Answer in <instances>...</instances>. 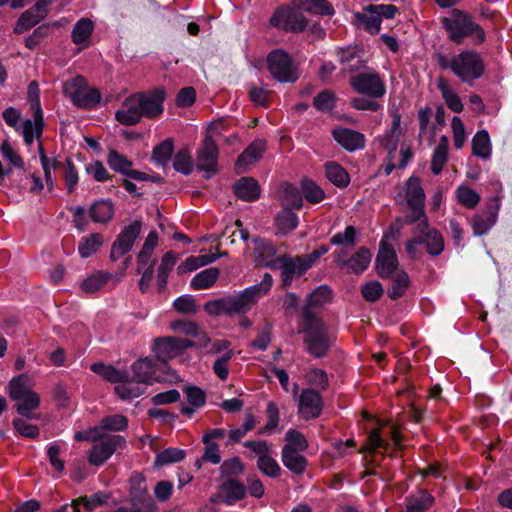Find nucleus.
Returning <instances> with one entry per match:
<instances>
[{"label": "nucleus", "instance_id": "obj_25", "mask_svg": "<svg viewBox=\"0 0 512 512\" xmlns=\"http://www.w3.org/2000/svg\"><path fill=\"white\" fill-rule=\"evenodd\" d=\"M266 149V142L263 139L254 140L238 157L236 169L240 173L247 171L249 165L261 159Z\"/></svg>", "mask_w": 512, "mask_h": 512}, {"label": "nucleus", "instance_id": "obj_39", "mask_svg": "<svg viewBox=\"0 0 512 512\" xmlns=\"http://www.w3.org/2000/svg\"><path fill=\"white\" fill-rule=\"evenodd\" d=\"M220 275V270L210 267L197 273L191 280L190 285L194 290L208 289L214 285Z\"/></svg>", "mask_w": 512, "mask_h": 512}, {"label": "nucleus", "instance_id": "obj_15", "mask_svg": "<svg viewBox=\"0 0 512 512\" xmlns=\"http://www.w3.org/2000/svg\"><path fill=\"white\" fill-rule=\"evenodd\" d=\"M141 221H134L120 232L112 245L110 257L116 261L127 254L133 247L135 240L141 232Z\"/></svg>", "mask_w": 512, "mask_h": 512}, {"label": "nucleus", "instance_id": "obj_10", "mask_svg": "<svg viewBox=\"0 0 512 512\" xmlns=\"http://www.w3.org/2000/svg\"><path fill=\"white\" fill-rule=\"evenodd\" d=\"M267 64L272 77L281 83H292L299 78L297 66L291 56L282 49H276L267 56Z\"/></svg>", "mask_w": 512, "mask_h": 512}, {"label": "nucleus", "instance_id": "obj_7", "mask_svg": "<svg viewBox=\"0 0 512 512\" xmlns=\"http://www.w3.org/2000/svg\"><path fill=\"white\" fill-rule=\"evenodd\" d=\"M442 22L449 38L456 43H461L465 37L470 35H475L479 41L484 40V32L481 27L459 10H453L451 15L444 18Z\"/></svg>", "mask_w": 512, "mask_h": 512}, {"label": "nucleus", "instance_id": "obj_61", "mask_svg": "<svg viewBox=\"0 0 512 512\" xmlns=\"http://www.w3.org/2000/svg\"><path fill=\"white\" fill-rule=\"evenodd\" d=\"M266 413L268 418L267 423L262 429L259 430L258 433L263 435H271L279 423V410L277 405L272 401L268 402Z\"/></svg>", "mask_w": 512, "mask_h": 512}, {"label": "nucleus", "instance_id": "obj_26", "mask_svg": "<svg viewBox=\"0 0 512 512\" xmlns=\"http://www.w3.org/2000/svg\"><path fill=\"white\" fill-rule=\"evenodd\" d=\"M125 377L115 386V393L123 400H130L141 396L146 389L143 383L135 380L127 371H124Z\"/></svg>", "mask_w": 512, "mask_h": 512}, {"label": "nucleus", "instance_id": "obj_27", "mask_svg": "<svg viewBox=\"0 0 512 512\" xmlns=\"http://www.w3.org/2000/svg\"><path fill=\"white\" fill-rule=\"evenodd\" d=\"M135 380L143 383L145 386L151 385L158 380L156 368L153 360L149 358L139 359L131 366Z\"/></svg>", "mask_w": 512, "mask_h": 512}, {"label": "nucleus", "instance_id": "obj_51", "mask_svg": "<svg viewBox=\"0 0 512 512\" xmlns=\"http://www.w3.org/2000/svg\"><path fill=\"white\" fill-rule=\"evenodd\" d=\"M457 201L466 208H475L481 200L480 195L472 188L461 185L456 190Z\"/></svg>", "mask_w": 512, "mask_h": 512}, {"label": "nucleus", "instance_id": "obj_30", "mask_svg": "<svg viewBox=\"0 0 512 512\" xmlns=\"http://www.w3.org/2000/svg\"><path fill=\"white\" fill-rule=\"evenodd\" d=\"M282 462L292 473L301 475L307 467V459L300 454V451L290 449V446L282 448Z\"/></svg>", "mask_w": 512, "mask_h": 512}, {"label": "nucleus", "instance_id": "obj_22", "mask_svg": "<svg viewBox=\"0 0 512 512\" xmlns=\"http://www.w3.org/2000/svg\"><path fill=\"white\" fill-rule=\"evenodd\" d=\"M398 260L392 247L381 241L379 252L376 258V268L381 278L391 277L397 271Z\"/></svg>", "mask_w": 512, "mask_h": 512}, {"label": "nucleus", "instance_id": "obj_59", "mask_svg": "<svg viewBox=\"0 0 512 512\" xmlns=\"http://www.w3.org/2000/svg\"><path fill=\"white\" fill-rule=\"evenodd\" d=\"M257 467L263 474L271 478H276L281 473V467L278 462L269 454L258 457Z\"/></svg>", "mask_w": 512, "mask_h": 512}, {"label": "nucleus", "instance_id": "obj_38", "mask_svg": "<svg viewBox=\"0 0 512 512\" xmlns=\"http://www.w3.org/2000/svg\"><path fill=\"white\" fill-rule=\"evenodd\" d=\"M401 116L395 113L392 116L390 129L381 138L382 146L391 154L396 151L400 135Z\"/></svg>", "mask_w": 512, "mask_h": 512}, {"label": "nucleus", "instance_id": "obj_60", "mask_svg": "<svg viewBox=\"0 0 512 512\" xmlns=\"http://www.w3.org/2000/svg\"><path fill=\"white\" fill-rule=\"evenodd\" d=\"M331 299V290L328 286L322 285L312 291L307 298L308 307L305 309L309 311V307L321 306Z\"/></svg>", "mask_w": 512, "mask_h": 512}, {"label": "nucleus", "instance_id": "obj_56", "mask_svg": "<svg viewBox=\"0 0 512 512\" xmlns=\"http://www.w3.org/2000/svg\"><path fill=\"white\" fill-rule=\"evenodd\" d=\"M128 420L123 415H112L101 419L98 428L101 429V433L105 430L109 431H123L127 428Z\"/></svg>", "mask_w": 512, "mask_h": 512}, {"label": "nucleus", "instance_id": "obj_21", "mask_svg": "<svg viewBox=\"0 0 512 512\" xmlns=\"http://www.w3.org/2000/svg\"><path fill=\"white\" fill-rule=\"evenodd\" d=\"M129 483L132 506H140L148 511H155L156 506L147 492L145 478L141 474H135L130 478Z\"/></svg>", "mask_w": 512, "mask_h": 512}, {"label": "nucleus", "instance_id": "obj_48", "mask_svg": "<svg viewBox=\"0 0 512 512\" xmlns=\"http://www.w3.org/2000/svg\"><path fill=\"white\" fill-rule=\"evenodd\" d=\"M275 224L280 234H287L297 227L298 217L290 209H286L277 215Z\"/></svg>", "mask_w": 512, "mask_h": 512}, {"label": "nucleus", "instance_id": "obj_9", "mask_svg": "<svg viewBox=\"0 0 512 512\" xmlns=\"http://www.w3.org/2000/svg\"><path fill=\"white\" fill-rule=\"evenodd\" d=\"M452 72L462 82L472 85L484 72L480 56L473 51H463L453 56Z\"/></svg>", "mask_w": 512, "mask_h": 512}, {"label": "nucleus", "instance_id": "obj_37", "mask_svg": "<svg viewBox=\"0 0 512 512\" xmlns=\"http://www.w3.org/2000/svg\"><path fill=\"white\" fill-rule=\"evenodd\" d=\"M473 155L482 159H489L492 153V145L488 132L486 130L478 131L472 139Z\"/></svg>", "mask_w": 512, "mask_h": 512}, {"label": "nucleus", "instance_id": "obj_3", "mask_svg": "<svg viewBox=\"0 0 512 512\" xmlns=\"http://www.w3.org/2000/svg\"><path fill=\"white\" fill-rule=\"evenodd\" d=\"M273 278L265 273L261 282L225 297L228 314H246L271 289Z\"/></svg>", "mask_w": 512, "mask_h": 512}, {"label": "nucleus", "instance_id": "obj_33", "mask_svg": "<svg viewBox=\"0 0 512 512\" xmlns=\"http://www.w3.org/2000/svg\"><path fill=\"white\" fill-rule=\"evenodd\" d=\"M404 512H426L433 504L434 497L426 490H419L406 498Z\"/></svg>", "mask_w": 512, "mask_h": 512}, {"label": "nucleus", "instance_id": "obj_64", "mask_svg": "<svg viewBox=\"0 0 512 512\" xmlns=\"http://www.w3.org/2000/svg\"><path fill=\"white\" fill-rule=\"evenodd\" d=\"M285 440L287 444L284 446H290V449L294 451H305L308 448V441L305 436L294 429H290L285 434Z\"/></svg>", "mask_w": 512, "mask_h": 512}, {"label": "nucleus", "instance_id": "obj_57", "mask_svg": "<svg viewBox=\"0 0 512 512\" xmlns=\"http://www.w3.org/2000/svg\"><path fill=\"white\" fill-rule=\"evenodd\" d=\"M63 178L65 181L67 192L69 194L73 193L78 185L79 176L78 171L71 158H67L65 161Z\"/></svg>", "mask_w": 512, "mask_h": 512}, {"label": "nucleus", "instance_id": "obj_13", "mask_svg": "<svg viewBox=\"0 0 512 512\" xmlns=\"http://www.w3.org/2000/svg\"><path fill=\"white\" fill-rule=\"evenodd\" d=\"M414 234L417 241L426 246V251L432 256H438L444 250V240L439 231L429 226L427 217L416 221Z\"/></svg>", "mask_w": 512, "mask_h": 512}, {"label": "nucleus", "instance_id": "obj_17", "mask_svg": "<svg viewBox=\"0 0 512 512\" xmlns=\"http://www.w3.org/2000/svg\"><path fill=\"white\" fill-rule=\"evenodd\" d=\"M311 267V261L302 257H280L275 269L281 270L282 282L285 287L291 285L295 278L301 277Z\"/></svg>", "mask_w": 512, "mask_h": 512}, {"label": "nucleus", "instance_id": "obj_40", "mask_svg": "<svg viewBox=\"0 0 512 512\" xmlns=\"http://www.w3.org/2000/svg\"><path fill=\"white\" fill-rule=\"evenodd\" d=\"M245 486L234 479H228L221 485V494L229 505L245 496Z\"/></svg>", "mask_w": 512, "mask_h": 512}, {"label": "nucleus", "instance_id": "obj_23", "mask_svg": "<svg viewBox=\"0 0 512 512\" xmlns=\"http://www.w3.org/2000/svg\"><path fill=\"white\" fill-rule=\"evenodd\" d=\"M332 135L335 141L349 152H354L365 147V136L349 128H336Z\"/></svg>", "mask_w": 512, "mask_h": 512}, {"label": "nucleus", "instance_id": "obj_43", "mask_svg": "<svg viewBox=\"0 0 512 512\" xmlns=\"http://www.w3.org/2000/svg\"><path fill=\"white\" fill-rule=\"evenodd\" d=\"M325 173L328 180L338 187H346L350 182V178L346 170L334 162L325 165Z\"/></svg>", "mask_w": 512, "mask_h": 512}, {"label": "nucleus", "instance_id": "obj_16", "mask_svg": "<svg viewBox=\"0 0 512 512\" xmlns=\"http://www.w3.org/2000/svg\"><path fill=\"white\" fill-rule=\"evenodd\" d=\"M323 409V400L319 392L312 388H305L298 397V414L304 420L315 419L320 416Z\"/></svg>", "mask_w": 512, "mask_h": 512}, {"label": "nucleus", "instance_id": "obj_62", "mask_svg": "<svg viewBox=\"0 0 512 512\" xmlns=\"http://www.w3.org/2000/svg\"><path fill=\"white\" fill-rule=\"evenodd\" d=\"M233 356L234 351L228 350L219 356L213 363V372L222 381H225L229 376L228 362Z\"/></svg>", "mask_w": 512, "mask_h": 512}, {"label": "nucleus", "instance_id": "obj_50", "mask_svg": "<svg viewBox=\"0 0 512 512\" xmlns=\"http://www.w3.org/2000/svg\"><path fill=\"white\" fill-rule=\"evenodd\" d=\"M356 17L364 24L365 29L371 34H377L381 28V18L376 10H373V5L366 9L363 14H357Z\"/></svg>", "mask_w": 512, "mask_h": 512}, {"label": "nucleus", "instance_id": "obj_49", "mask_svg": "<svg viewBox=\"0 0 512 512\" xmlns=\"http://www.w3.org/2000/svg\"><path fill=\"white\" fill-rule=\"evenodd\" d=\"M91 370L111 383L117 384L125 377L124 371L117 370L115 367L103 363L92 364Z\"/></svg>", "mask_w": 512, "mask_h": 512}, {"label": "nucleus", "instance_id": "obj_5", "mask_svg": "<svg viewBox=\"0 0 512 512\" xmlns=\"http://www.w3.org/2000/svg\"><path fill=\"white\" fill-rule=\"evenodd\" d=\"M269 24L271 27L286 33H301L308 26V19L295 5L278 6L272 13Z\"/></svg>", "mask_w": 512, "mask_h": 512}, {"label": "nucleus", "instance_id": "obj_14", "mask_svg": "<svg viewBox=\"0 0 512 512\" xmlns=\"http://www.w3.org/2000/svg\"><path fill=\"white\" fill-rule=\"evenodd\" d=\"M192 346L193 342L188 339L168 336L154 340L153 352L158 360L161 362H167Z\"/></svg>", "mask_w": 512, "mask_h": 512}, {"label": "nucleus", "instance_id": "obj_41", "mask_svg": "<svg viewBox=\"0 0 512 512\" xmlns=\"http://www.w3.org/2000/svg\"><path fill=\"white\" fill-rule=\"evenodd\" d=\"M371 258L370 251L365 247H360L348 260L347 269L355 274H360L368 268Z\"/></svg>", "mask_w": 512, "mask_h": 512}, {"label": "nucleus", "instance_id": "obj_54", "mask_svg": "<svg viewBox=\"0 0 512 512\" xmlns=\"http://www.w3.org/2000/svg\"><path fill=\"white\" fill-rule=\"evenodd\" d=\"M174 143L172 139H166L153 150V159L161 166L166 165L173 154Z\"/></svg>", "mask_w": 512, "mask_h": 512}, {"label": "nucleus", "instance_id": "obj_11", "mask_svg": "<svg viewBox=\"0 0 512 512\" xmlns=\"http://www.w3.org/2000/svg\"><path fill=\"white\" fill-rule=\"evenodd\" d=\"M349 82L354 91L371 98H381L386 93L384 80L371 69L351 75Z\"/></svg>", "mask_w": 512, "mask_h": 512}, {"label": "nucleus", "instance_id": "obj_29", "mask_svg": "<svg viewBox=\"0 0 512 512\" xmlns=\"http://www.w3.org/2000/svg\"><path fill=\"white\" fill-rule=\"evenodd\" d=\"M436 86L447 107L455 113L462 112V101L449 82L443 77H438L436 80Z\"/></svg>", "mask_w": 512, "mask_h": 512}, {"label": "nucleus", "instance_id": "obj_8", "mask_svg": "<svg viewBox=\"0 0 512 512\" xmlns=\"http://www.w3.org/2000/svg\"><path fill=\"white\" fill-rule=\"evenodd\" d=\"M64 94L70 98L72 103L79 108H92L101 100L100 92L86 85L83 76H76L63 85Z\"/></svg>", "mask_w": 512, "mask_h": 512}, {"label": "nucleus", "instance_id": "obj_4", "mask_svg": "<svg viewBox=\"0 0 512 512\" xmlns=\"http://www.w3.org/2000/svg\"><path fill=\"white\" fill-rule=\"evenodd\" d=\"M404 193L399 192L396 196V200L399 203L404 200L407 207L411 210V213L406 215L403 222L406 224H413L416 221L427 217L424 211L425 206V193L421 185V181L418 177L411 176L403 189Z\"/></svg>", "mask_w": 512, "mask_h": 512}, {"label": "nucleus", "instance_id": "obj_58", "mask_svg": "<svg viewBox=\"0 0 512 512\" xmlns=\"http://www.w3.org/2000/svg\"><path fill=\"white\" fill-rule=\"evenodd\" d=\"M185 457V452L178 448H167L158 453L155 464L159 467L181 461Z\"/></svg>", "mask_w": 512, "mask_h": 512}, {"label": "nucleus", "instance_id": "obj_52", "mask_svg": "<svg viewBox=\"0 0 512 512\" xmlns=\"http://www.w3.org/2000/svg\"><path fill=\"white\" fill-rule=\"evenodd\" d=\"M302 193L305 199L312 204H317L325 198L323 189L312 180H304L302 182Z\"/></svg>", "mask_w": 512, "mask_h": 512}, {"label": "nucleus", "instance_id": "obj_46", "mask_svg": "<svg viewBox=\"0 0 512 512\" xmlns=\"http://www.w3.org/2000/svg\"><path fill=\"white\" fill-rule=\"evenodd\" d=\"M392 284L388 290V296L395 300L402 297L408 286H409V277L404 271H398L394 273L392 276Z\"/></svg>", "mask_w": 512, "mask_h": 512}, {"label": "nucleus", "instance_id": "obj_20", "mask_svg": "<svg viewBox=\"0 0 512 512\" xmlns=\"http://www.w3.org/2000/svg\"><path fill=\"white\" fill-rule=\"evenodd\" d=\"M53 0H37L33 7L22 13L17 21L15 32L23 33L38 24L47 14Z\"/></svg>", "mask_w": 512, "mask_h": 512}, {"label": "nucleus", "instance_id": "obj_45", "mask_svg": "<svg viewBox=\"0 0 512 512\" xmlns=\"http://www.w3.org/2000/svg\"><path fill=\"white\" fill-rule=\"evenodd\" d=\"M177 262V255L173 251L166 252L158 268L157 281L161 289L165 288L169 273Z\"/></svg>", "mask_w": 512, "mask_h": 512}, {"label": "nucleus", "instance_id": "obj_18", "mask_svg": "<svg viewBox=\"0 0 512 512\" xmlns=\"http://www.w3.org/2000/svg\"><path fill=\"white\" fill-rule=\"evenodd\" d=\"M218 147L211 136H206L197 153V168L210 178L217 172Z\"/></svg>", "mask_w": 512, "mask_h": 512}, {"label": "nucleus", "instance_id": "obj_6", "mask_svg": "<svg viewBox=\"0 0 512 512\" xmlns=\"http://www.w3.org/2000/svg\"><path fill=\"white\" fill-rule=\"evenodd\" d=\"M24 376L13 378L9 383V395L17 402V412L27 419H37L33 413L40 405L39 395L32 391L23 381Z\"/></svg>", "mask_w": 512, "mask_h": 512}, {"label": "nucleus", "instance_id": "obj_34", "mask_svg": "<svg viewBox=\"0 0 512 512\" xmlns=\"http://www.w3.org/2000/svg\"><path fill=\"white\" fill-rule=\"evenodd\" d=\"M94 30V24L89 18H81L72 30V41L76 45L87 47Z\"/></svg>", "mask_w": 512, "mask_h": 512}, {"label": "nucleus", "instance_id": "obj_19", "mask_svg": "<svg viewBox=\"0 0 512 512\" xmlns=\"http://www.w3.org/2000/svg\"><path fill=\"white\" fill-rule=\"evenodd\" d=\"M30 109L33 111V120L26 119L23 121L22 136L26 145H31L34 139H39L42 135L44 126L43 112L40 99L29 100Z\"/></svg>", "mask_w": 512, "mask_h": 512}, {"label": "nucleus", "instance_id": "obj_2", "mask_svg": "<svg viewBox=\"0 0 512 512\" xmlns=\"http://www.w3.org/2000/svg\"><path fill=\"white\" fill-rule=\"evenodd\" d=\"M302 331L305 333L307 352L315 358L324 357L330 349L332 338L322 320L310 311H304Z\"/></svg>", "mask_w": 512, "mask_h": 512}, {"label": "nucleus", "instance_id": "obj_12", "mask_svg": "<svg viewBox=\"0 0 512 512\" xmlns=\"http://www.w3.org/2000/svg\"><path fill=\"white\" fill-rule=\"evenodd\" d=\"M126 440L120 435H104L98 438L88 454V461L92 465H102L118 448H123Z\"/></svg>", "mask_w": 512, "mask_h": 512}, {"label": "nucleus", "instance_id": "obj_42", "mask_svg": "<svg viewBox=\"0 0 512 512\" xmlns=\"http://www.w3.org/2000/svg\"><path fill=\"white\" fill-rule=\"evenodd\" d=\"M103 236L100 233H92L83 237L78 244V252L83 258L93 255L103 244Z\"/></svg>", "mask_w": 512, "mask_h": 512}, {"label": "nucleus", "instance_id": "obj_53", "mask_svg": "<svg viewBox=\"0 0 512 512\" xmlns=\"http://www.w3.org/2000/svg\"><path fill=\"white\" fill-rule=\"evenodd\" d=\"M107 163L112 170L121 173L125 176L132 167V162L130 160H128L124 155L114 150L108 153Z\"/></svg>", "mask_w": 512, "mask_h": 512}, {"label": "nucleus", "instance_id": "obj_55", "mask_svg": "<svg viewBox=\"0 0 512 512\" xmlns=\"http://www.w3.org/2000/svg\"><path fill=\"white\" fill-rule=\"evenodd\" d=\"M158 236L155 232H150L143 244L141 251L138 254V269L141 271L143 266L146 265L152 255V252L157 245Z\"/></svg>", "mask_w": 512, "mask_h": 512}, {"label": "nucleus", "instance_id": "obj_63", "mask_svg": "<svg viewBox=\"0 0 512 512\" xmlns=\"http://www.w3.org/2000/svg\"><path fill=\"white\" fill-rule=\"evenodd\" d=\"M271 335L272 326L266 323L263 327L257 329V336L251 343V347L259 351H265L271 343Z\"/></svg>", "mask_w": 512, "mask_h": 512}, {"label": "nucleus", "instance_id": "obj_1", "mask_svg": "<svg viewBox=\"0 0 512 512\" xmlns=\"http://www.w3.org/2000/svg\"><path fill=\"white\" fill-rule=\"evenodd\" d=\"M165 91L161 88L150 92L134 93L124 100L115 113V119L125 126H133L143 117L156 118L163 113Z\"/></svg>", "mask_w": 512, "mask_h": 512}, {"label": "nucleus", "instance_id": "obj_28", "mask_svg": "<svg viewBox=\"0 0 512 512\" xmlns=\"http://www.w3.org/2000/svg\"><path fill=\"white\" fill-rule=\"evenodd\" d=\"M235 195L244 201H255L260 197L258 182L251 177L240 178L233 186Z\"/></svg>", "mask_w": 512, "mask_h": 512}, {"label": "nucleus", "instance_id": "obj_47", "mask_svg": "<svg viewBox=\"0 0 512 512\" xmlns=\"http://www.w3.org/2000/svg\"><path fill=\"white\" fill-rule=\"evenodd\" d=\"M218 258L215 254H208L202 256H191L188 257L184 263L180 264L177 268L178 274H183L186 272L194 271L204 265L210 264L216 261Z\"/></svg>", "mask_w": 512, "mask_h": 512}, {"label": "nucleus", "instance_id": "obj_32", "mask_svg": "<svg viewBox=\"0 0 512 512\" xmlns=\"http://www.w3.org/2000/svg\"><path fill=\"white\" fill-rule=\"evenodd\" d=\"M296 7L303 11L321 15V16H333L335 10L332 4L328 0H294Z\"/></svg>", "mask_w": 512, "mask_h": 512}, {"label": "nucleus", "instance_id": "obj_44", "mask_svg": "<svg viewBox=\"0 0 512 512\" xmlns=\"http://www.w3.org/2000/svg\"><path fill=\"white\" fill-rule=\"evenodd\" d=\"M111 277V274L107 272H94L83 280L81 289L86 293L97 292L111 279Z\"/></svg>", "mask_w": 512, "mask_h": 512}, {"label": "nucleus", "instance_id": "obj_36", "mask_svg": "<svg viewBox=\"0 0 512 512\" xmlns=\"http://www.w3.org/2000/svg\"><path fill=\"white\" fill-rule=\"evenodd\" d=\"M89 213L93 222L105 224L112 219L114 207L110 201L100 200L91 205Z\"/></svg>", "mask_w": 512, "mask_h": 512}, {"label": "nucleus", "instance_id": "obj_24", "mask_svg": "<svg viewBox=\"0 0 512 512\" xmlns=\"http://www.w3.org/2000/svg\"><path fill=\"white\" fill-rule=\"evenodd\" d=\"M499 206L498 201L495 200L486 207L482 214L473 218L472 228L475 235H484L495 225L498 217Z\"/></svg>", "mask_w": 512, "mask_h": 512}, {"label": "nucleus", "instance_id": "obj_35", "mask_svg": "<svg viewBox=\"0 0 512 512\" xmlns=\"http://www.w3.org/2000/svg\"><path fill=\"white\" fill-rule=\"evenodd\" d=\"M448 147V138L444 135L441 136L432 155L431 171L433 172V174L439 175L442 172L443 167L448 160Z\"/></svg>", "mask_w": 512, "mask_h": 512}, {"label": "nucleus", "instance_id": "obj_31", "mask_svg": "<svg viewBox=\"0 0 512 512\" xmlns=\"http://www.w3.org/2000/svg\"><path fill=\"white\" fill-rule=\"evenodd\" d=\"M275 247L266 241H260L255 248V262L258 266L275 269L280 257H276Z\"/></svg>", "mask_w": 512, "mask_h": 512}]
</instances>
